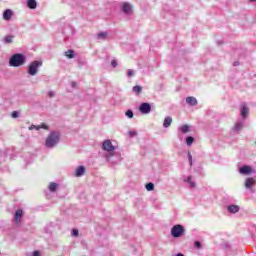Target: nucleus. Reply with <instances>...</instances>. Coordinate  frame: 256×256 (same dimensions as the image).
I'll use <instances>...</instances> for the list:
<instances>
[{"mask_svg": "<svg viewBox=\"0 0 256 256\" xmlns=\"http://www.w3.org/2000/svg\"><path fill=\"white\" fill-rule=\"evenodd\" d=\"M117 60H112L111 61V66L115 69V67H117Z\"/></svg>", "mask_w": 256, "mask_h": 256, "instance_id": "obj_36", "label": "nucleus"}, {"mask_svg": "<svg viewBox=\"0 0 256 256\" xmlns=\"http://www.w3.org/2000/svg\"><path fill=\"white\" fill-rule=\"evenodd\" d=\"M194 246L196 247V249H201V242L196 241V242L194 243Z\"/></svg>", "mask_w": 256, "mask_h": 256, "instance_id": "obj_35", "label": "nucleus"}, {"mask_svg": "<svg viewBox=\"0 0 256 256\" xmlns=\"http://www.w3.org/2000/svg\"><path fill=\"white\" fill-rule=\"evenodd\" d=\"M256 185V179L253 177H248L245 179L244 187L248 191H251L253 193V186Z\"/></svg>", "mask_w": 256, "mask_h": 256, "instance_id": "obj_8", "label": "nucleus"}, {"mask_svg": "<svg viewBox=\"0 0 256 256\" xmlns=\"http://www.w3.org/2000/svg\"><path fill=\"white\" fill-rule=\"evenodd\" d=\"M27 63V56L21 53L13 54L9 59L10 67H23Z\"/></svg>", "mask_w": 256, "mask_h": 256, "instance_id": "obj_2", "label": "nucleus"}, {"mask_svg": "<svg viewBox=\"0 0 256 256\" xmlns=\"http://www.w3.org/2000/svg\"><path fill=\"white\" fill-rule=\"evenodd\" d=\"M194 141H195V138H193L192 136H188L186 138V145H188V147H191L193 145Z\"/></svg>", "mask_w": 256, "mask_h": 256, "instance_id": "obj_24", "label": "nucleus"}, {"mask_svg": "<svg viewBox=\"0 0 256 256\" xmlns=\"http://www.w3.org/2000/svg\"><path fill=\"white\" fill-rule=\"evenodd\" d=\"M72 235L73 237H77V235H79V230L77 229L72 230Z\"/></svg>", "mask_w": 256, "mask_h": 256, "instance_id": "obj_34", "label": "nucleus"}, {"mask_svg": "<svg viewBox=\"0 0 256 256\" xmlns=\"http://www.w3.org/2000/svg\"><path fill=\"white\" fill-rule=\"evenodd\" d=\"M32 256H41V252H39V250H36L32 253Z\"/></svg>", "mask_w": 256, "mask_h": 256, "instance_id": "obj_37", "label": "nucleus"}, {"mask_svg": "<svg viewBox=\"0 0 256 256\" xmlns=\"http://www.w3.org/2000/svg\"><path fill=\"white\" fill-rule=\"evenodd\" d=\"M17 117H19V112L13 111V112H12V118H13V119H17Z\"/></svg>", "mask_w": 256, "mask_h": 256, "instance_id": "obj_33", "label": "nucleus"}, {"mask_svg": "<svg viewBox=\"0 0 256 256\" xmlns=\"http://www.w3.org/2000/svg\"><path fill=\"white\" fill-rule=\"evenodd\" d=\"M146 189H147L148 191H154V189H155V184L149 182L148 184H146Z\"/></svg>", "mask_w": 256, "mask_h": 256, "instance_id": "obj_29", "label": "nucleus"}, {"mask_svg": "<svg viewBox=\"0 0 256 256\" xmlns=\"http://www.w3.org/2000/svg\"><path fill=\"white\" fill-rule=\"evenodd\" d=\"M190 131V126L187 124H184L178 128V137L181 139V134H187Z\"/></svg>", "mask_w": 256, "mask_h": 256, "instance_id": "obj_12", "label": "nucleus"}, {"mask_svg": "<svg viewBox=\"0 0 256 256\" xmlns=\"http://www.w3.org/2000/svg\"><path fill=\"white\" fill-rule=\"evenodd\" d=\"M85 175V167L79 166L75 171V177H83Z\"/></svg>", "mask_w": 256, "mask_h": 256, "instance_id": "obj_18", "label": "nucleus"}, {"mask_svg": "<svg viewBox=\"0 0 256 256\" xmlns=\"http://www.w3.org/2000/svg\"><path fill=\"white\" fill-rule=\"evenodd\" d=\"M240 116L242 119H247L249 117V107L245 103L241 104Z\"/></svg>", "mask_w": 256, "mask_h": 256, "instance_id": "obj_10", "label": "nucleus"}, {"mask_svg": "<svg viewBox=\"0 0 256 256\" xmlns=\"http://www.w3.org/2000/svg\"><path fill=\"white\" fill-rule=\"evenodd\" d=\"M239 173L240 175H255L256 171L253 167L245 165L239 169Z\"/></svg>", "mask_w": 256, "mask_h": 256, "instance_id": "obj_7", "label": "nucleus"}, {"mask_svg": "<svg viewBox=\"0 0 256 256\" xmlns=\"http://www.w3.org/2000/svg\"><path fill=\"white\" fill-rule=\"evenodd\" d=\"M128 135L129 137H137V131H129Z\"/></svg>", "mask_w": 256, "mask_h": 256, "instance_id": "obj_31", "label": "nucleus"}, {"mask_svg": "<svg viewBox=\"0 0 256 256\" xmlns=\"http://www.w3.org/2000/svg\"><path fill=\"white\" fill-rule=\"evenodd\" d=\"M27 7L28 9H37V0H28Z\"/></svg>", "mask_w": 256, "mask_h": 256, "instance_id": "obj_20", "label": "nucleus"}, {"mask_svg": "<svg viewBox=\"0 0 256 256\" xmlns=\"http://www.w3.org/2000/svg\"><path fill=\"white\" fill-rule=\"evenodd\" d=\"M43 67V61L41 60H34L29 63L27 67V73L30 75V77H35L37 73H39V69Z\"/></svg>", "mask_w": 256, "mask_h": 256, "instance_id": "obj_4", "label": "nucleus"}, {"mask_svg": "<svg viewBox=\"0 0 256 256\" xmlns=\"http://www.w3.org/2000/svg\"><path fill=\"white\" fill-rule=\"evenodd\" d=\"M48 189L50 193H55V191H57V189H59V184L55 183V182H50L48 184Z\"/></svg>", "mask_w": 256, "mask_h": 256, "instance_id": "obj_16", "label": "nucleus"}, {"mask_svg": "<svg viewBox=\"0 0 256 256\" xmlns=\"http://www.w3.org/2000/svg\"><path fill=\"white\" fill-rule=\"evenodd\" d=\"M239 65V62H234V67H237Z\"/></svg>", "mask_w": 256, "mask_h": 256, "instance_id": "obj_39", "label": "nucleus"}, {"mask_svg": "<svg viewBox=\"0 0 256 256\" xmlns=\"http://www.w3.org/2000/svg\"><path fill=\"white\" fill-rule=\"evenodd\" d=\"M172 123H173V118H171L170 116H167V117H165V119H164L163 127H164L165 129H167V128L171 127V124H172Z\"/></svg>", "mask_w": 256, "mask_h": 256, "instance_id": "obj_17", "label": "nucleus"}, {"mask_svg": "<svg viewBox=\"0 0 256 256\" xmlns=\"http://www.w3.org/2000/svg\"><path fill=\"white\" fill-rule=\"evenodd\" d=\"M132 91L134 93H136V95H139V93H141V91H143V87L139 86V85H136L132 88Z\"/></svg>", "mask_w": 256, "mask_h": 256, "instance_id": "obj_23", "label": "nucleus"}, {"mask_svg": "<svg viewBox=\"0 0 256 256\" xmlns=\"http://www.w3.org/2000/svg\"><path fill=\"white\" fill-rule=\"evenodd\" d=\"M21 219H23V210L18 209L14 214V222L16 223V225H19V223H21Z\"/></svg>", "mask_w": 256, "mask_h": 256, "instance_id": "obj_13", "label": "nucleus"}, {"mask_svg": "<svg viewBox=\"0 0 256 256\" xmlns=\"http://www.w3.org/2000/svg\"><path fill=\"white\" fill-rule=\"evenodd\" d=\"M133 75H135V71L129 69V70H128V73H127V76H128V77H133Z\"/></svg>", "mask_w": 256, "mask_h": 256, "instance_id": "obj_32", "label": "nucleus"}, {"mask_svg": "<svg viewBox=\"0 0 256 256\" xmlns=\"http://www.w3.org/2000/svg\"><path fill=\"white\" fill-rule=\"evenodd\" d=\"M108 35L109 34L107 32H100L97 34V39L99 41H105V39H107Z\"/></svg>", "mask_w": 256, "mask_h": 256, "instance_id": "obj_21", "label": "nucleus"}, {"mask_svg": "<svg viewBox=\"0 0 256 256\" xmlns=\"http://www.w3.org/2000/svg\"><path fill=\"white\" fill-rule=\"evenodd\" d=\"M228 213L235 215V213H239L241 211V207L237 204H231L226 207Z\"/></svg>", "mask_w": 256, "mask_h": 256, "instance_id": "obj_11", "label": "nucleus"}, {"mask_svg": "<svg viewBox=\"0 0 256 256\" xmlns=\"http://www.w3.org/2000/svg\"><path fill=\"white\" fill-rule=\"evenodd\" d=\"M188 161L190 163V166L193 165V156L191 155V152H188Z\"/></svg>", "mask_w": 256, "mask_h": 256, "instance_id": "obj_30", "label": "nucleus"}, {"mask_svg": "<svg viewBox=\"0 0 256 256\" xmlns=\"http://www.w3.org/2000/svg\"><path fill=\"white\" fill-rule=\"evenodd\" d=\"M249 1H250V3H255L256 0H249Z\"/></svg>", "mask_w": 256, "mask_h": 256, "instance_id": "obj_41", "label": "nucleus"}, {"mask_svg": "<svg viewBox=\"0 0 256 256\" xmlns=\"http://www.w3.org/2000/svg\"><path fill=\"white\" fill-rule=\"evenodd\" d=\"M102 149L105 151L103 157L106 159L107 163L117 165V163H121L123 161L121 152L117 151V147L113 145L111 140H104L102 143Z\"/></svg>", "mask_w": 256, "mask_h": 256, "instance_id": "obj_1", "label": "nucleus"}, {"mask_svg": "<svg viewBox=\"0 0 256 256\" xmlns=\"http://www.w3.org/2000/svg\"><path fill=\"white\" fill-rule=\"evenodd\" d=\"M187 105H190V107H195L197 105V98L193 96H189L186 98Z\"/></svg>", "mask_w": 256, "mask_h": 256, "instance_id": "obj_15", "label": "nucleus"}, {"mask_svg": "<svg viewBox=\"0 0 256 256\" xmlns=\"http://www.w3.org/2000/svg\"><path fill=\"white\" fill-rule=\"evenodd\" d=\"M120 7L124 15H133V5L129 2H121Z\"/></svg>", "mask_w": 256, "mask_h": 256, "instance_id": "obj_6", "label": "nucleus"}, {"mask_svg": "<svg viewBox=\"0 0 256 256\" xmlns=\"http://www.w3.org/2000/svg\"><path fill=\"white\" fill-rule=\"evenodd\" d=\"M139 111L142 115H149V113H151V104L147 102L140 104Z\"/></svg>", "mask_w": 256, "mask_h": 256, "instance_id": "obj_9", "label": "nucleus"}, {"mask_svg": "<svg viewBox=\"0 0 256 256\" xmlns=\"http://www.w3.org/2000/svg\"><path fill=\"white\" fill-rule=\"evenodd\" d=\"M235 131H241L243 129V122L242 121H238L236 124H235V127H234Z\"/></svg>", "mask_w": 256, "mask_h": 256, "instance_id": "obj_27", "label": "nucleus"}, {"mask_svg": "<svg viewBox=\"0 0 256 256\" xmlns=\"http://www.w3.org/2000/svg\"><path fill=\"white\" fill-rule=\"evenodd\" d=\"M48 97H55V91H49Z\"/></svg>", "mask_w": 256, "mask_h": 256, "instance_id": "obj_38", "label": "nucleus"}, {"mask_svg": "<svg viewBox=\"0 0 256 256\" xmlns=\"http://www.w3.org/2000/svg\"><path fill=\"white\" fill-rule=\"evenodd\" d=\"M175 256H185V255H183L182 253H178Z\"/></svg>", "mask_w": 256, "mask_h": 256, "instance_id": "obj_40", "label": "nucleus"}, {"mask_svg": "<svg viewBox=\"0 0 256 256\" xmlns=\"http://www.w3.org/2000/svg\"><path fill=\"white\" fill-rule=\"evenodd\" d=\"M13 39H15V36H13V35H7V36L4 38V43H6V44L13 43Z\"/></svg>", "mask_w": 256, "mask_h": 256, "instance_id": "obj_22", "label": "nucleus"}, {"mask_svg": "<svg viewBox=\"0 0 256 256\" xmlns=\"http://www.w3.org/2000/svg\"><path fill=\"white\" fill-rule=\"evenodd\" d=\"M171 235L178 239L179 237H183L185 235V227L181 224H176L171 228Z\"/></svg>", "mask_w": 256, "mask_h": 256, "instance_id": "obj_5", "label": "nucleus"}, {"mask_svg": "<svg viewBox=\"0 0 256 256\" xmlns=\"http://www.w3.org/2000/svg\"><path fill=\"white\" fill-rule=\"evenodd\" d=\"M65 55L68 59H73L75 57V52L73 50H68L65 52Z\"/></svg>", "mask_w": 256, "mask_h": 256, "instance_id": "obj_26", "label": "nucleus"}, {"mask_svg": "<svg viewBox=\"0 0 256 256\" xmlns=\"http://www.w3.org/2000/svg\"><path fill=\"white\" fill-rule=\"evenodd\" d=\"M75 85H77L75 82L72 83V87H75Z\"/></svg>", "mask_w": 256, "mask_h": 256, "instance_id": "obj_42", "label": "nucleus"}, {"mask_svg": "<svg viewBox=\"0 0 256 256\" xmlns=\"http://www.w3.org/2000/svg\"><path fill=\"white\" fill-rule=\"evenodd\" d=\"M47 129V126L46 125H42V126H35V125H31L30 127H29V130L30 131H33V129H36V131H39V129Z\"/></svg>", "mask_w": 256, "mask_h": 256, "instance_id": "obj_25", "label": "nucleus"}, {"mask_svg": "<svg viewBox=\"0 0 256 256\" xmlns=\"http://www.w3.org/2000/svg\"><path fill=\"white\" fill-rule=\"evenodd\" d=\"M192 179H193V177L187 176V178L184 179V181H185V183L189 184V187H190L191 189H195V187H197V185L195 184V182H193Z\"/></svg>", "mask_w": 256, "mask_h": 256, "instance_id": "obj_19", "label": "nucleus"}, {"mask_svg": "<svg viewBox=\"0 0 256 256\" xmlns=\"http://www.w3.org/2000/svg\"><path fill=\"white\" fill-rule=\"evenodd\" d=\"M2 17H3L4 21H11V19H13V10L6 9L3 12Z\"/></svg>", "mask_w": 256, "mask_h": 256, "instance_id": "obj_14", "label": "nucleus"}, {"mask_svg": "<svg viewBox=\"0 0 256 256\" xmlns=\"http://www.w3.org/2000/svg\"><path fill=\"white\" fill-rule=\"evenodd\" d=\"M125 115H126V117H128V119H133L135 114L133 113V110H127L125 112Z\"/></svg>", "mask_w": 256, "mask_h": 256, "instance_id": "obj_28", "label": "nucleus"}, {"mask_svg": "<svg viewBox=\"0 0 256 256\" xmlns=\"http://www.w3.org/2000/svg\"><path fill=\"white\" fill-rule=\"evenodd\" d=\"M59 141H61L59 132H51L45 140V147H47V149H53L59 145Z\"/></svg>", "mask_w": 256, "mask_h": 256, "instance_id": "obj_3", "label": "nucleus"}]
</instances>
